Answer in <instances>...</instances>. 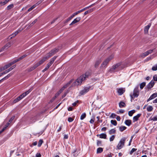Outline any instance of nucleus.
<instances>
[{"mask_svg": "<svg viewBox=\"0 0 157 157\" xmlns=\"http://www.w3.org/2000/svg\"><path fill=\"white\" fill-rule=\"evenodd\" d=\"M103 151V148L101 147L98 148L97 150V154L100 153H101Z\"/></svg>", "mask_w": 157, "mask_h": 157, "instance_id": "30", "label": "nucleus"}, {"mask_svg": "<svg viewBox=\"0 0 157 157\" xmlns=\"http://www.w3.org/2000/svg\"><path fill=\"white\" fill-rule=\"evenodd\" d=\"M155 84L154 81L152 80L147 85V87L148 89H150Z\"/></svg>", "mask_w": 157, "mask_h": 157, "instance_id": "14", "label": "nucleus"}, {"mask_svg": "<svg viewBox=\"0 0 157 157\" xmlns=\"http://www.w3.org/2000/svg\"><path fill=\"white\" fill-rule=\"evenodd\" d=\"M119 106L120 108H123L124 107H125L126 106L125 103L123 101H121L119 103Z\"/></svg>", "mask_w": 157, "mask_h": 157, "instance_id": "27", "label": "nucleus"}, {"mask_svg": "<svg viewBox=\"0 0 157 157\" xmlns=\"http://www.w3.org/2000/svg\"><path fill=\"white\" fill-rule=\"evenodd\" d=\"M57 56H55L51 59L50 61L47 65L46 67L43 70V72L46 71L49 68L50 66L53 63L54 61L56 60L57 58Z\"/></svg>", "mask_w": 157, "mask_h": 157, "instance_id": "4", "label": "nucleus"}, {"mask_svg": "<svg viewBox=\"0 0 157 157\" xmlns=\"http://www.w3.org/2000/svg\"><path fill=\"white\" fill-rule=\"evenodd\" d=\"M73 80H71L69 82L67 83L65 85L63 86L64 87V88H66L69 85L71 84V83L72 82Z\"/></svg>", "mask_w": 157, "mask_h": 157, "instance_id": "29", "label": "nucleus"}, {"mask_svg": "<svg viewBox=\"0 0 157 157\" xmlns=\"http://www.w3.org/2000/svg\"><path fill=\"white\" fill-rule=\"evenodd\" d=\"M12 74L10 73L8 74L7 75L5 76L4 78H2V79L0 80V83L3 81L4 80H6L8 78H9L11 75H12Z\"/></svg>", "mask_w": 157, "mask_h": 157, "instance_id": "19", "label": "nucleus"}, {"mask_svg": "<svg viewBox=\"0 0 157 157\" xmlns=\"http://www.w3.org/2000/svg\"><path fill=\"white\" fill-rule=\"evenodd\" d=\"M93 10H94L93 9H91L89 10H88L86 11L84 13V15H86L88 13L92 12V11H93Z\"/></svg>", "mask_w": 157, "mask_h": 157, "instance_id": "31", "label": "nucleus"}, {"mask_svg": "<svg viewBox=\"0 0 157 157\" xmlns=\"http://www.w3.org/2000/svg\"><path fill=\"white\" fill-rule=\"evenodd\" d=\"M124 139H121L117 147L118 149H121L123 147L124 144Z\"/></svg>", "mask_w": 157, "mask_h": 157, "instance_id": "6", "label": "nucleus"}, {"mask_svg": "<svg viewBox=\"0 0 157 157\" xmlns=\"http://www.w3.org/2000/svg\"><path fill=\"white\" fill-rule=\"evenodd\" d=\"M81 19V17H78L75 19L74 21L70 24V25H73L78 22Z\"/></svg>", "mask_w": 157, "mask_h": 157, "instance_id": "16", "label": "nucleus"}, {"mask_svg": "<svg viewBox=\"0 0 157 157\" xmlns=\"http://www.w3.org/2000/svg\"><path fill=\"white\" fill-rule=\"evenodd\" d=\"M97 145L98 146H100L101 145V142L100 141L98 140L97 142Z\"/></svg>", "mask_w": 157, "mask_h": 157, "instance_id": "56", "label": "nucleus"}, {"mask_svg": "<svg viewBox=\"0 0 157 157\" xmlns=\"http://www.w3.org/2000/svg\"><path fill=\"white\" fill-rule=\"evenodd\" d=\"M151 120H152L154 121H157V116H156L154 117H153V118H152L151 119Z\"/></svg>", "mask_w": 157, "mask_h": 157, "instance_id": "58", "label": "nucleus"}, {"mask_svg": "<svg viewBox=\"0 0 157 157\" xmlns=\"http://www.w3.org/2000/svg\"><path fill=\"white\" fill-rule=\"evenodd\" d=\"M89 8V6L86 7L80 10V11L81 12H82V11H83L86 10L88 9Z\"/></svg>", "mask_w": 157, "mask_h": 157, "instance_id": "57", "label": "nucleus"}, {"mask_svg": "<svg viewBox=\"0 0 157 157\" xmlns=\"http://www.w3.org/2000/svg\"><path fill=\"white\" fill-rule=\"evenodd\" d=\"M146 85V83L145 82H143L141 83L140 85V87L141 89H142Z\"/></svg>", "mask_w": 157, "mask_h": 157, "instance_id": "36", "label": "nucleus"}, {"mask_svg": "<svg viewBox=\"0 0 157 157\" xmlns=\"http://www.w3.org/2000/svg\"><path fill=\"white\" fill-rule=\"evenodd\" d=\"M10 123L9 122H7L6 124L5 125V127L1 131H0V134L1 133L3 132L8 127V126L10 124Z\"/></svg>", "mask_w": 157, "mask_h": 157, "instance_id": "23", "label": "nucleus"}, {"mask_svg": "<svg viewBox=\"0 0 157 157\" xmlns=\"http://www.w3.org/2000/svg\"><path fill=\"white\" fill-rule=\"evenodd\" d=\"M78 102V101L77 100L75 102L72 103V105L73 106H75L77 104Z\"/></svg>", "mask_w": 157, "mask_h": 157, "instance_id": "61", "label": "nucleus"}, {"mask_svg": "<svg viewBox=\"0 0 157 157\" xmlns=\"http://www.w3.org/2000/svg\"><path fill=\"white\" fill-rule=\"evenodd\" d=\"M48 57L46 55L44 57L38 62L36 64L38 67L40 65L44 63L46 60L48 59Z\"/></svg>", "mask_w": 157, "mask_h": 157, "instance_id": "10", "label": "nucleus"}, {"mask_svg": "<svg viewBox=\"0 0 157 157\" xmlns=\"http://www.w3.org/2000/svg\"><path fill=\"white\" fill-rule=\"evenodd\" d=\"M48 57L46 55L44 57L38 62L36 64L38 67L40 65L44 63L46 60L48 59Z\"/></svg>", "mask_w": 157, "mask_h": 157, "instance_id": "11", "label": "nucleus"}, {"mask_svg": "<svg viewBox=\"0 0 157 157\" xmlns=\"http://www.w3.org/2000/svg\"><path fill=\"white\" fill-rule=\"evenodd\" d=\"M16 67V65H13V66H12L11 67H10V68H9V69L7 70V71H8V73L10 71L12 70L14 68H15Z\"/></svg>", "mask_w": 157, "mask_h": 157, "instance_id": "38", "label": "nucleus"}, {"mask_svg": "<svg viewBox=\"0 0 157 157\" xmlns=\"http://www.w3.org/2000/svg\"><path fill=\"white\" fill-rule=\"evenodd\" d=\"M67 120H68V121L69 122H72L74 120V119L72 117H69L68 118Z\"/></svg>", "mask_w": 157, "mask_h": 157, "instance_id": "49", "label": "nucleus"}, {"mask_svg": "<svg viewBox=\"0 0 157 157\" xmlns=\"http://www.w3.org/2000/svg\"><path fill=\"white\" fill-rule=\"evenodd\" d=\"M48 57L46 55L44 57L38 62L36 64L38 67L40 65L44 63L46 60L48 59Z\"/></svg>", "mask_w": 157, "mask_h": 157, "instance_id": "8", "label": "nucleus"}, {"mask_svg": "<svg viewBox=\"0 0 157 157\" xmlns=\"http://www.w3.org/2000/svg\"><path fill=\"white\" fill-rule=\"evenodd\" d=\"M125 124L128 126H130L131 124V121L130 120H127L125 121Z\"/></svg>", "mask_w": 157, "mask_h": 157, "instance_id": "24", "label": "nucleus"}, {"mask_svg": "<svg viewBox=\"0 0 157 157\" xmlns=\"http://www.w3.org/2000/svg\"><path fill=\"white\" fill-rule=\"evenodd\" d=\"M124 91L123 90L122 88H120L118 89L117 93L118 94L120 95H121L122 94Z\"/></svg>", "mask_w": 157, "mask_h": 157, "instance_id": "21", "label": "nucleus"}, {"mask_svg": "<svg viewBox=\"0 0 157 157\" xmlns=\"http://www.w3.org/2000/svg\"><path fill=\"white\" fill-rule=\"evenodd\" d=\"M56 97H57V96H54V97L52 98V99L51 100V101H50V102H53L56 99Z\"/></svg>", "mask_w": 157, "mask_h": 157, "instance_id": "63", "label": "nucleus"}, {"mask_svg": "<svg viewBox=\"0 0 157 157\" xmlns=\"http://www.w3.org/2000/svg\"><path fill=\"white\" fill-rule=\"evenodd\" d=\"M20 31H17L14 33H13L10 36H9L10 39V40L13 38V37H14L15 36H16L19 32Z\"/></svg>", "mask_w": 157, "mask_h": 157, "instance_id": "22", "label": "nucleus"}, {"mask_svg": "<svg viewBox=\"0 0 157 157\" xmlns=\"http://www.w3.org/2000/svg\"><path fill=\"white\" fill-rule=\"evenodd\" d=\"M62 127H63V125H60L59 127V128L57 129V132H60L61 130V129H62Z\"/></svg>", "mask_w": 157, "mask_h": 157, "instance_id": "59", "label": "nucleus"}, {"mask_svg": "<svg viewBox=\"0 0 157 157\" xmlns=\"http://www.w3.org/2000/svg\"><path fill=\"white\" fill-rule=\"evenodd\" d=\"M26 56V55H23L22 56H21V57H19L18 59H15V60H14L15 61V63H16L18 61H19L21 60L23 58H24Z\"/></svg>", "mask_w": 157, "mask_h": 157, "instance_id": "25", "label": "nucleus"}, {"mask_svg": "<svg viewBox=\"0 0 157 157\" xmlns=\"http://www.w3.org/2000/svg\"><path fill=\"white\" fill-rule=\"evenodd\" d=\"M137 150L136 149L133 148L132 149L131 151L129 152V154L130 155H132L133 153L136 151Z\"/></svg>", "mask_w": 157, "mask_h": 157, "instance_id": "46", "label": "nucleus"}, {"mask_svg": "<svg viewBox=\"0 0 157 157\" xmlns=\"http://www.w3.org/2000/svg\"><path fill=\"white\" fill-rule=\"evenodd\" d=\"M138 87H139L138 86H137L136 87H135V88H134V89L133 92H134L139 93V90L138 89Z\"/></svg>", "mask_w": 157, "mask_h": 157, "instance_id": "37", "label": "nucleus"}, {"mask_svg": "<svg viewBox=\"0 0 157 157\" xmlns=\"http://www.w3.org/2000/svg\"><path fill=\"white\" fill-rule=\"evenodd\" d=\"M136 111L135 110H132L131 111H129L128 112V115L130 116L131 117L132 116L133 114L135 113Z\"/></svg>", "mask_w": 157, "mask_h": 157, "instance_id": "28", "label": "nucleus"}, {"mask_svg": "<svg viewBox=\"0 0 157 157\" xmlns=\"http://www.w3.org/2000/svg\"><path fill=\"white\" fill-rule=\"evenodd\" d=\"M58 51V49L56 48H55L51 50L49 53H48L46 55L49 58L50 57L55 54Z\"/></svg>", "mask_w": 157, "mask_h": 157, "instance_id": "7", "label": "nucleus"}, {"mask_svg": "<svg viewBox=\"0 0 157 157\" xmlns=\"http://www.w3.org/2000/svg\"><path fill=\"white\" fill-rule=\"evenodd\" d=\"M121 64V63H119L113 65L110 69V71L111 73L114 72L116 70H119L123 69L124 67Z\"/></svg>", "mask_w": 157, "mask_h": 157, "instance_id": "2", "label": "nucleus"}, {"mask_svg": "<svg viewBox=\"0 0 157 157\" xmlns=\"http://www.w3.org/2000/svg\"><path fill=\"white\" fill-rule=\"evenodd\" d=\"M37 21V20L36 19H35L30 24V25H29V26L31 27L33 26L34 24L36 23Z\"/></svg>", "mask_w": 157, "mask_h": 157, "instance_id": "51", "label": "nucleus"}, {"mask_svg": "<svg viewBox=\"0 0 157 157\" xmlns=\"http://www.w3.org/2000/svg\"><path fill=\"white\" fill-rule=\"evenodd\" d=\"M116 115L114 113H112L110 116V117H111L112 118H114L116 117Z\"/></svg>", "mask_w": 157, "mask_h": 157, "instance_id": "55", "label": "nucleus"}, {"mask_svg": "<svg viewBox=\"0 0 157 157\" xmlns=\"http://www.w3.org/2000/svg\"><path fill=\"white\" fill-rule=\"evenodd\" d=\"M101 61L100 59H99L96 61L94 65V67L95 68H97L98 67Z\"/></svg>", "mask_w": 157, "mask_h": 157, "instance_id": "26", "label": "nucleus"}, {"mask_svg": "<svg viewBox=\"0 0 157 157\" xmlns=\"http://www.w3.org/2000/svg\"><path fill=\"white\" fill-rule=\"evenodd\" d=\"M151 25V23H149L148 25L146 26L144 29V31L145 33H147L148 32V30Z\"/></svg>", "mask_w": 157, "mask_h": 157, "instance_id": "17", "label": "nucleus"}, {"mask_svg": "<svg viewBox=\"0 0 157 157\" xmlns=\"http://www.w3.org/2000/svg\"><path fill=\"white\" fill-rule=\"evenodd\" d=\"M126 128V127L124 126H121L119 128V130L121 132H123Z\"/></svg>", "mask_w": 157, "mask_h": 157, "instance_id": "32", "label": "nucleus"}, {"mask_svg": "<svg viewBox=\"0 0 157 157\" xmlns=\"http://www.w3.org/2000/svg\"><path fill=\"white\" fill-rule=\"evenodd\" d=\"M90 75V72H86L84 74L78 77L76 80L74 82L73 84V85L75 86L81 85L82 82L86 80L87 78H88Z\"/></svg>", "mask_w": 157, "mask_h": 157, "instance_id": "1", "label": "nucleus"}, {"mask_svg": "<svg viewBox=\"0 0 157 157\" xmlns=\"http://www.w3.org/2000/svg\"><path fill=\"white\" fill-rule=\"evenodd\" d=\"M37 67H38L37 65H36V64H35L34 65V66L33 67L28 68V71L29 72H30L35 69Z\"/></svg>", "mask_w": 157, "mask_h": 157, "instance_id": "18", "label": "nucleus"}, {"mask_svg": "<svg viewBox=\"0 0 157 157\" xmlns=\"http://www.w3.org/2000/svg\"><path fill=\"white\" fill-rule=\"evenodd\" d=\"M133 96H134V97H137L139 95V93H135L133 92Z\"/></svg>", "mask_w": 157, "mask_h": 157, "instance_id": "48", "label": "nucleus"}, {"mask_svg": "<svg viewBox=\"0 0 157 157\" xmlns=\"http://www.w3.org/2000/svg\"><path fill=\"white\" fill-rule=\"evenodd\" d=\"M148 55V53H147V52H146L143 53H142L141 55L140 56L142 58H144L145 57L147 56Z\"/></svg>", "mask_w": 157, "mask_h": 157, "instance_id": "33", "label": "nucleus"}, {"mask_svg": "<svg viewBox=\"0 0 157 157\" xmlns=\"http://www.w3.org/2000/svg\"><path fill=\"white\" fill-rule=\"evenodd\" d=\"M153 49H151V50H149L147 51V53H148V54L149 55L153 51Z\"/></svg>", "mask_w": 157, "mask_h": 157, "instance_id": "62", "label": "nucleus"}, {"mask_svg": "<svg viewBox=\"0 0 157 157\" xmlns=\"http://www.w3.org/2000/svg\"><path fill=\"white\" fill-rule=\"evenodd\" d=\"M152 70L154 71H155L157 70V64L153 66L152 68Z\"/></svg>", "mask_w": 157, "mask_h": 157, "instance_id": "47", "label": "nucleus"}, {"mask_svg": "<svg viewBox=\"0 0 157 157\" xmlns=\"http://www.w3.org/2000/svg\"><path fill=\"white\" fill-rule=\"evenodd\" d=\"M81 13L80 10H79L78 11H77L76 12H75V13H73L72 16H70L69 18L68 19V21H69L70 20H71L74 17L75 15H77L78 13Z\"/></svg>", "mask_w": 157, "mask_h": 157, "instance_id": "20", "label": "nucleus"}, {"mask_svg": "<svg viewBox=\"0 0 157 157\" xmlns=\"http://www.w3.org/2000/svg\"><path fill=\"white\" fill-rule=\"evenodd\" d=\"M106 135L105 133H102L100 135L99 137H106Z\"/></svg>", "mask_w": 157, "mask_h": 157, "instance_id": "50", "label": "nucleus"}, {"mask_svg": "<svg viewBox=\"0 0 157 157\" xmlns=\"http://www.w3.org/2000/svg\"><path fill=\"white\" fill-rule=\"evenodd\" d=\"M86 113H82L80 116V119L81 120H82L84 119L86 117Z\"/></svg>", "mask_w": 157, "mask_h": 157, "instance_id": "35", "label": "nucleus"}, {"mask_svg": "<svg viewBox=\"0 0 157 157\" xmlns=\"http://www.w3.org/2000/svg\"><path fill=\"white\" fill-rule=\"evenodd\" d=\"M114 57V55H111L108 58L105 59L101 65V67L106 68L107 67V65L109 63V62Z\"/></svg>", "mask_w": 157, "mask_h": 157, "instance_id": "3", "label": "nucleus"}, {"mask_svg": "<svg viewBox=\"0 0 157 157\" xmlns=\"http://www.w3.org/2000/svg\"><path fill=\"white\" fill-rule=\"evenodd\" d=\"M147 110L148 112H150L152 110L153 108L151 106H149L147 108Z\"/></svg>", "mask_w": 157, "mask_h": 157, "instance_id": "34", "label": "nucleus"}, {"mask_svg": "<svg viewBox=\"0 0 157 157\" xmlns=\"http://www.w3.org/2000/svg\"><path fill=\"white\" fill-rule=\"evenodd\" d=\"M29 93L28 92V91H27L25 93H24L22 94V96H24V97H25L26 95H27Z\"/></svg>", "mask_w": 157, "mask_h": 157, "instance_id": "52", "label": "nucleus"}, {"mask_svg": "<svg viewBox=\"0 0 157 157\" xmlns=\"http://www.w3.org/2000/svg\"><path fill=\"white\" fill-rule=\"evenodd\" d=\"M15 118L14 116H13L9 120V121L8 122L10 123L12 122V121Z\"/></svg>", "mask_w": 157, "mask_h": 157, "instance_id": "53", "label": "nucleus"}, {"mask_svg": "<svg viewBox=\"0 0 157 157\" xmlns=\"http://www.w3.org/2000/svg\"><path fill=\"white\" fill-rule=\"evenodd\" d=\"M90 87V86L85 87L83 90L80 92L79 94L80 95H83L86 94L89 91Z\"/></svg>", "mask_w": 157, "mask_h": 157, "instance_id": "5", "label": "nucleus"}, {"mask_svg": "<svg viewBox=\"0 0 157 157\" xmlns=\"http://www.w3.org/2000/svg\"><path fill=\"white\" fill-rule=\"evenodd\" d=\"M41 155L39 153H36V157H41Z\"/></svg>", "mask_w": 157, "mask_h": 157, "instance_id": "64", "label": "nucleus"}, {"mask_svg": "<svg viewBox=\"0 0 157 157\" xmlns=\"http://www.w3.org/2000/svg\"><path fill=\"white\" fill-rule=\"evenodd\" d=\"M14 6L13 5V4H10L7 7V10H9L11 9V8H13Z\"/></svg>", "mask_w": 157, "mask_h": 157, "instance_id": "41", "label": "nucleus"}, {"mask_svg": "<svg viewBox=\"0 0 157 157\" xmlns=\"http://www.w3.org/2000/svg\"><path fill=\"white\" fill-rule=\"evenodd\" d=\"M43 140H41V139H40L39 141V142H38V147H40L42 144V143H43Z\"/></svg>", "mask_w": 157, "mask_h": 157, "instance_id": "42", "label": "nucleus"}, {"mask_svg": "<svg viewBox=\"0 0 157 157\" xmlns=\"http://www.w3.org/2000/svg\"><path fill=\"white\" fill-rule=\"evenodd\" d=\"M48 57L46 55L44 57L38 62L36 64L38 67L40 65L44 63L46 60L48 59Z\"/></svg>", "mask_w": 157, "mask_h": 157, "instance_id": "9", "label": "nucleus"}, {"mask_svg": "<svg viewBox=\"0 0 157 157\" xmlns=\"http://www.w3.org/2000/svg\"><path fill=\"white\" fill-rule=\"evenodd\" d=\"M24 97L22 96V94H21L20 96H18L17 98L14 99L13 101V103H15L16 102H18L21 99H22Z\"/></svg>", "mask_w": 157, "mask_h": 157, "instance_id": "12", "label": "nucleus"}, {"mask_svg": "<svg viewBox=\"0 0 157 157\" xmlns=\"http://www.w3.org/2000/svg\"><path fill=\"white\" fill-rule=\"evenodd\" d=\"M116 132V130L114 129H112L109 131V133L110 134H112Z\"/></svg>", "mask_w": 157, "mask_h": 157, "instance_id": "45", "label": "nucleus"}, {"mask_svg": "<svg viewBox=\"0 0 157 157\" xmlns=\"http://www.w3.org/2000/svg\"><path fill=\"white\" fill-rule=\"evenodd\" d=\"M157 97V93H154L152 94L147 100V102H148L151 100Z\"/></svg>", "mask_w": 157, "mask_h": 157, "instance_id": "15", "label": "nucleus"}, {"mask_svg": "<svg viewBox=\"0 0 157 157\" xmlns=\"http://www.w3.org/2000/svg\"><path fill=\"white\" fill-rule=\"evenodd\" d=\"M111 123L114 126H116L117 124V122L116 120H111Z\"/></svg>", "mask_w": 157, "mask_h": 157, "instance_id": "39", "label": "nucleus"}, {"mask_svg": "<svg viewBox=\"0 0 157 157\" xmlns=\"http://www.w3.org/2000/svg\"><path fill=\"white\" fill-rule=\"evenodd\" d=\"M141 115V114L139 113L138 114L134 116L133 118V122H134L139 120V118L140 117Z\"/></svg>", "mask_w": 157, "mask_h": 157, "instance_id": "13", "label": "nucleus"}, {"mask_svg": "<svg viewBox=\"0 0 157 157\" xmlns=\"http://www.w3.org/2000/svg\"><path fill=\"white\" fill-rule=\"evenodd\" d=\"M36 6V5H33L32 6H31L30 8L28 10V12H30L34 8H35Z\"/></svg>", "mask_w": 157, "mask_h": 157, "instance_id": "40", "label": "nucleus"}, {"mask_svg": "<svg viewBox=\"0 0 157 157\" xmlns=\"http://www.w3.org/2000/svg\"><path fill=\"white\" fill-rule=\"evenodd\" d=\"M8 73V71H7V70L5 71H4L3 72L0 74V77H1L2 75L7 74Z\"/></svg>", "mask_w": 157, "mask_h": 157, "instance_id": "54", "label": "nucleus"}, {"mask_svg": "<svg viewBox=\"0 0 157 157\" xmlns=\"http://www.w3.org/2000/svg\"><path fill=\"white\" fill-rule=\"evenodd\" d=\"M153 78L154 81H157V75H154L153 77Z\"/></svg>", "mask_w": 157, "mask_h": 157, "instance_id": "60", "label": "nucleus"}, {"mask_svg": "<svg viewBox=\"0 0 157 157\" xmlns=\"http://www.w3.org/2000/svg\"><path fill=\"white\" fill-rule=\"evenodd\" d=\"M11 66V65L10 63L6 65L3 67L4 69H5V70H6V69H7V68H8L9 67H10Z\"/></svg>", "mask_w": 157, "mask_h": 157, "instance_id": "44", "label": "nucleus"}, {"mask_svg": "<svg viewBox=\"0 0 157 157\" xmlns=\"http://www.w3.org/2000/svg\"><path fill=\"white\" fill-rule=\"evenodd\" d=\"M11 46V43L10 42L7 43L5 46L4 47L6 48V49H7Z\"/></svg>", "mask_w": 157, "mask_h": 157, "instance_id": "43", "label": "nucleus"}]
</instances>
